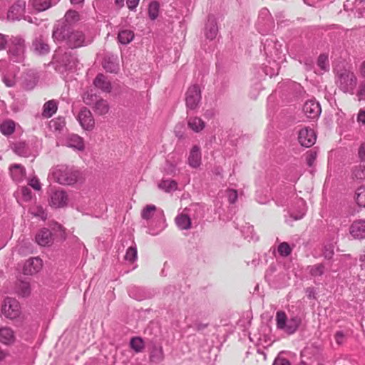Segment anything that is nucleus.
Instances as JSON below:
<instances>
[{
  "mask_svg": "<svg viewBox=\"0 0 365 365\" xmlns=\"http://www.w3.org/2000/svg\"><path fill=\"white\" fill-rule=\"evenodd\" d=\"M273 365H290V363L287 359L277 357L274 361Z\"/></svg>",
  "mask_w": 365,
  "mask_h": 365,
  "instance_id": "55",
  "label": "nucleus"
},
{
  "mask_svg": "<svg viewBox=\"0 0 365 365\" xmlns=\"http://www.w3.org/2000/svg\"><path fill=\"white\" fill-rule=\"evenodd\" d=\"M30 212L33 216L38 217L42 220H46L47 218V213L45 209L40 205H36L31 208Z\"/></svg>",
  "mask_w": 365,
  "mask_h": 365,
  "instance_id": "39",
  "label": "nucleus"
},
{
  "mask_svg": "<svg viewBox=\"0 0 365 365\" xmlns=\"http://www.w3.org/2000/svg\"><path fill=\"white\" fill-rule=\"evenodd\" d=\"M57 109V101L55 100H50L44 103L41 115L43 118H49L56 113Z\"/></svg>",
  "mask_w": 365,
  "mask_h": 365,
  "instance_id": "24",
  "label": "nucleus"
},
{
  "mask_svg": "<svg viewBox=\"0 0 365 365\" xmlns=\"http://www.w3.org/2000/svg\"><path fill=\"white\" fill-rule=\"evenodd\" d=\"M201 101V91L197 85L190 86L186 92L185 103L190 110H195Z\"/></svg>",
  "mask_w": 365,
  "mask_h": 365,
  "instance_id": "8",
  "label": "nucleus"
},
{
  "mask_svg": "<svg viewBox=\"0 0 365 365\" xmlns=\"http://www.w3.org/2000/svg\"><path fill=\"white\" fill-rule=\"evenodd\" d=\"M103 67L107 72L117 73L119 70L118 57L115 56L105 57Z\"/></svg>",
  "mask_w": 365,
  "mask_h": 365,
  "instance_id": "21",
  "label": "nucleus"
},
{
  "mask_svg": "<svg viewBox=\"0 0 365 365\" xmlns=\"http://www.w3.org/2000/svg\"><path fill=\"white\" fill-rule=\"evenodd\" d=\"M155 211H156L155 205H148L142 210L141 217L144 220H148L153 216Z\"/></svg>",
  "mask_w": 365,
  "mask_h": 365,
  "instance_id": "41",
  "label": "nucleus"
},
{
  "mask_svg": "<svg viewBox=\"0 0 365 365\" xmlns=\"http://www.w3.org/2000/svg\"><path fill=\"white\" fill-rule=\"evenodd\" d=\"M207 327V324H203V323H200V322H197L195 324V329L197 330V331H201V330H203L204 329H205L206 327Z\"/></svg>",
  "mask_w": 365,
  "mask_h": 365,
  "instance_id": "64",
  "label": "nucleus"
},
{
  "mask_svg": "<svg viewBox=\"0 0 365 365\" xmlns=\"http://www.w3.org/2000/svg\"><path fill=\"white\" fill-rule=\"evenodd\" d=\"M303 111L307 118L314 119L319 116L322 110L318 102L310 100L304 103Z\"/></svg>",
  "mask_w": 365,
  "mask_h": 365,
  "instance_id": "15",
  "label": "nucleus"
},
{
  "mask_svg": "<svg viewBox=\"0 0 365 365\" xmlns=\"http://www.w3.org/2000/svg\"><path fill=\"white\" fill-rule=\"evenodd\" d=\"M15 129V123L12 120H6L0 126L1 132L5 135L12 134Z\"/></svg>",
  "mask_w": 365,
  "mask_h": 365,
  "instance_id": "37",
  "label": "nucleus"
},
{
  "mask_svg": "<svg viewBox=\"0 0 365 365\" xmlns=\"http://www.w3.org/2000/svg\"><path fill=\"white\" fill-rule=\"evenodd\" d=\"M316 139V133L312 128L306 127L299 131L298 141L302 146L310 148L315 143Z\"/></svg>",
  "mask_w": 365,
  "mask_h": 365,
  "instance_id": "9",
  "label": "nucleus"
},
{
  "mask_svg": "<svg viewBox=\"0 0 365 365\" xmlns=\"http://www.w3.org/2000/svg\"><path fill=\"white\" fill-rule=\"evenodd\" d=\"M8 36L0 34V50L6 48V46L8 43Z\"/></svg>",
  "mask_w": 365,
  "mask_h": 365,
  "instance_id": "56",
  "label": "nucleus"
},
{
  "mask_svg": "<svg viewBox=\"0 0 365 365\" xmlns=\"http://www.w3.org/2000/svg\"><path fill=\"white\" fill-rule=\"evenodd\" d=\"M175 223L180 230H188L191 227V220L185 214L178 215L175 217Z\"/></svg>",
  "mask_w": 365,
  "mask_h": 365,
  "instance_id": "28",
  "label": "nucleus"
},
{
  "mask_svg": "<svg viewBox=\"0 0 365 365\" xmlns=\"http://www.w3.org/2000/svg\"><path fill=\"white\" fill-rule=\"evenodd\" d=\"M94 112L99 115H104L108 113L110 106L106 100L100 98L93 106Z\"/></svg>",
  "mask_w": 365,
  "mask_h": 365,
  "instance_id": "25",
  "label": "nucleus"
},
{
  "mask_svg": "<svg viewBox=\"0 0 365 365\" xmlns=\"http://www.w3.org/2000/svg\"><path fill=\"white\" fill-rule=\"evenodd\" d=\"M359 74L360 78L365 79V60L359 66Z\"/></svg>",
  "mask_w": 365,
  "mask_h": 365,
  "instance_id": "61",
  "label": "nucleus"
},
{
  "mask_svg": "<svg viewBox=\"0 0 365 365\" xmlns=\"http://www.w3.org/2000/svg\"><path fill=\"white\" fill-rule=\"evenodd\" d=\"M125 259L129 262H134L137 259V248L135 246H131L127 250Z\"/></svg>",
  "mask_w": 365,
  "mask_h": 365,
  "instance_id": "47",
  "label": "nucleus"
},
{
  "mask_svg": "<svg viewBox=\"0 0 365 365\" xmlns=\"http://www.w3.org/2000/svg\"><path fill=\"white\" fill-rule=\"evenodd\" d=\"M10 4L11 1L9 0H0V18L4 17V14Z\"/></svg>",
  "mask_w": 365,
  "mask_h": 365,
  "instance_id": "52",
  "label": "nucleus"
},
{
  "mask_svg": "<svg viewBox=\"0 0 365 365\" xmlns=\"http://www.w3.org/2000/svg\"><path fill=\"white\" fill-rule=\"evenodd\" d=\"M317 157V152L313 150H309L307 153L306 161L309 167L314 165V161Z\"/></svg>",
  "mask_w": 365,
  "mask_h": 365,
  "instance_id": "50",
  "label": "nucleus"
},
{
  "mask_svg": "<svg viewBox=\"0 0 365 365\" xmlns=\"http://www.w3.org/2000/svg\"><path fill=\"white\" fill-rule=\"evenodd\" d=\"M139 1L140 0H127V6L130 9L133 10L136 8Z\"/></svg>",
  "mask_w": 365,
  "mask_h": 365,
  "instance_id": "62",
  "label": "nucleus"
},
{
  "mask_svg": "<svg viewBox=\"0 0 365 365\" xmlns=\"http://www.w3.org/2000/svg\"><path fill=\"white\" fill-rule=\"evenodd\" d=\"M8 8L7 19L11 21L19 20L25 12L26 2L18 0L13 4H10Z\"/></svg>",
  "mask_w": 365,
  "mask_h": 365,
  "instance_id": "11",
  "label": "nucleus"
},
{
  "mask_svg": "<svg viewBox=\"0 0 365 365\" xmlns=\"http://www.w3.org/2000/svg\"><path fill=\"white\" fill-rule=\"evenodd\" d=\"M298 210L297 211H292L290 216L294 220H301L305 215L307 209L305 202L303 200H299L297 202Z\"/></svg>",
  "mask_w": 365,
  "mask_h": 365,
  "instance_id": "30",
  "label": "nucleus"
},
{
  "mask_svg": "<svg viewBox=\"0 0 365 365\" xmlns=\"http://www.w3.org/2000/svg\"><path fill=\"white\" fill-rule=\"evenodd\" d=\"M65 145L75 150L83 152L85 150V142L82 137L77 134H68L65 139Z\"/></svg>",
  "mask_w": 365,
  "mask_h": 365,
  "instance_id": "14",
  "label": "nucleus"
},
{
  "mask_svg": "<svg viewBox=\"0 0 365 365\" xmlns=\"http://www.w3.org/2000/svg\"><path fill=\"white\" fill-rule=\"evenodd\" d=\"M78 120L81 127L86 130H92L95 126V120L91 112L87 108H83L78 115Z\"/></svg>",
  "mask_w": 365,
  "mask_h": 365,
  "instance_id": "12",
  "label": "nucleus"
},
{
  "mask_svg": "<svg viewBox=\"0 0 365 365\" xmlns=\"http://www.w3.org/2000/svg\"><path fill=\"white\" fill-rule=\"evenodd\" d=\"M15 336L14 331L7 327L0 328V341L9 345L14 342Z\"/></svg>",
  "mask_w": 365,
  "mask_h": 365,
  "instance_id": "23",
  "label": "nucleus"
},
{
  "mask_svg": "<svg viewBox=\"0 0 365 365\" xmlns=\"http://www.w3.org/2000/svg\"><path fill=\"white\" fill-rule=\"evenodd\" d=\"M344 337V334L341 331H336V333L335 334L336 342L338 344H341L343 343Z\"/></svg>",
  "mask_w": 365,
  "mask_h": 365,
  "instance_id": "59",
  "label": "nucleus"
},
{
  "mask_svg": "<svg viewBox=\"0 0 365 365\" xmlns=\"http://www.w3.org/2000/svg\"><path fill=\"white\" fill-rule=\"evenodd\" d=\"M1 312L5 317L14 319L21 314L20 304L16 299L7 297L4 299Z\"/></svg>",
  "mask_w": 365,
  "mask_h": 365,
  "instance_id": "7",
  "label": "nucleus"
},
{
  "mask_svg": "<svg viewBox=\"0 0 365 365\" xmlns=\"http://www.w3.org/2000/svg\"><path fill=\"white\" fill-rule=\"evenodd\" d=\"M310 274L314 276H322L324 272V266L322 264H317L310 268Z\"/></svg>",
  "mask_w": 365,
  "mask_h": 365,
  "instance_id": "48",
  "label": "nucleus"
},
{
  "mask_svg": "<svg viewBox=\"0 0 365 365\" xmlns=\"http://www.w3.org/2000/svg\"><path fill=\"white\" fill-rule=\"evenodd\" d=\"M16 292L23 297H28L31 293L29 283L25 281H20L16 285Z\"/></svg>",
  "mask_w": 365,
  "mask_h": 365,
  "instance_id": "33",
  "label": "nucleus"
},
{
  "mask_svg": "<svg viewBox=\"0 0 365 365\" xmlns=\"http://www.w3.org/2000/svg\"><path fill=\"white\" fill-rule=\"evenodd\" d=\"M33 47L35 53L38 55H45L50 51L46 40L42 36L35 38L33 41Z\"/></svg>",
  "mask_w": 365,
  "mask_h": 365,
  "instance_id": "18",
  "label": "nucleus"
},
{
  "mask_svg": "<svg viewBox=\"0 0 365 365\" xmlns=\"http://www.w3.org/2000/svg\"><path fill=\"white\" fill-rule=\"evenodd\" d=\"M352 175L353 178L358 180L365 179V168L361 166L360 164L359 167L354 168Z\"/></svg>",
  "mask_w": 365,
  "mask_h": 365,
  "instance_id": "49",
  "label": "nucleus"
},
{
  "mask_svg": "<svg viewBox=\"0 0 365 365\" xmlns=\"http://www.w3.org/2000/svg\"><path fill=\"white\" fill-rule=\"evenodd\" d=\"M336 83L343 92L352 93L357 84V78L351 70L342 69L336 73Z\"/></svg>",
  "mask_w": 365,
  "mask_h": 365,
  "instance_id": "5",
  "label": "nucleus"
},
{
  "mask_svg": "<svg viewBox=\"0 0 365 365\" xmlns=\"http://www.w3.org/2000/svg\"><path fill=\"white\" fill-rule=\"evenodd\" d=\"M54 68L60 73L73 71L77 66L78 60L71 51L62 53L57 51L52 61Z\"/></svg>",
  "mask_w": 365,
  "mask_h": 365,
  "instance_id": "3",
  "label": "nucleus"
},
{
  "mask_svg": "<svg viewBox=\"0 0 365 365\" xmlns=\"http://www.w3.org/2000/svg\"><path fill=\"white\" fill-rule=\"evenodd\" d=\"M49 176H51L54 181L59 184L71 185L77 182L80 173L73 167L60 165L51 170Z\"/></svg>",
  "mask_w": 365,
  "mask_h": 365,
  "instance_id": "2",
  "label": "nucleus"
},
{
  "mask_svg": "<svg viewBox=\"0 0 365 365\" xmlns=\"http://www.w3.org/2000/svg\"><path fill=\"white\" fill-rule=\"evenodd\" d=\"M356 201L359 206L365 207V185L357 189L356 192Z\"/></svg>",
  "mask_w": 365,
  "mask_h": 365,
  "instance_id": "43",
  "label": "nucleus"
},
{
  "mask_svg": "<svg viewBox=\"0 0 365 365\" xmlns=\"http://www.w3.org/2000/svg\"><path fill=\"white\" fill-rule=\"evenodd\" d=\"M187 162L190 166L194 168H198L201 164V152L197 145H194L189 154Z\"/></svg>",
  "mask_w": 365,
  "mask_h": 365,
  "instance_id": "20",
  "label": "nucleus"
},
{
  "mask_svg": "<svg viewBox=\"0 0 365 365\" xmlns=\"http://www.w3.org/2000/svg\"><path fill=\"white\" fill-rule=\"evenodd\" d=\"M66 125L65 118L58 117L53 119L49 123L50 128L55 131H61Z\"/></svg>",
  "mask_w": 365,
  "mask_h": 365,
  "instance_id": "36",
  "label": "nucleus"
},
{
  "mask_svg": "<svg viewBox=\"0 0 365 365\" xmlns=\"http://www.w3.org/2000/svg\"><path fill=\"white\" fill-rule=\"evenodd\" d=\"M165 356L163 347L161 346L154 345L150 354V361L151 362L159 364L164 360Z\"/></svg>",
  "mask_w": 365,
  "mask_h": 365,
  "instance_id": "26",
  "label": "nucleus"
},
{
  "mask_svg": "<svg viewBox=\"0 0 365 365\" xmlns=\"http://www.w3.org/2000/svg\"><path fill=\"white\" fill-rule=\"evenodd\" d=\"M158 187L166 192H170L178 189V183L173 180H165L158 184Z\"/></svg>",
  "mask_w": 365,
  "mask_h": 365,
  "instance_id": "32",
  "label": "nucleus"
},
{
  "mask_svg": "<svg viewBox=\"0 0 365 365\" xmlns=\"http://www.w3.org/2000/svg\"><path fill=\"white\" fill-rule=\"evenodd\" d=\"M11 46L9 48L11 58L15 62H21L24 59L25 41L20 36H12L10 38Z\"/></svg>",
  "mask_w": 365,
  "mask_h": 365,
  "instance_id": "6",
  "label": "nucleus"
},
{
  "mask_svg": "<svg viewBox=\"0 0 365 365\" xmlns=\"http://www.w3.org/2000/svg\"><path fill=\"white\" fill-rule=\"evenodd\" d=\"M228 200L231 204L235 203L237 200V192L235 190H229L227 191Z\"/></svg>",
  "mask_w": 365,
  "mask_h": 365,
  "instance_id": "53",
  "label": "nucleus"
},
{
  "mask_svg": "<svg viewBox=\"0 0 365 365\" xmlns=\"http://www.w3.org/2000/svg\"><path fill=\"white\" fill-rule=\"evenodd\" d=\"M130 347L137 353L143 351L145 348V344L142 338L133 337L130 341Z\"/></svg>",
  "mask_w": 365,
  "mask_h": 365,
  "instance_id": "38",
  "label": "nucleus"
},
{
  "mask_svg": "<svg viewBox=\"0 0 365 365\" xmlns=\"http://www.w3.org/2000/svg\"><path fill=\"white\" fill-rule=\"evenodd\" d=\"M277 250L281 256L287 257L291 254L292 249L287 242H282L279 245Z\"/></svg>",
  "mask_w": 365,
  "mask_h": 365,
  "instance_id": "45",
  "label": "nucleus"
},
{
  "mask_svg": "<svg viewBox=\"0 0 365 365\" xmlns=\"http://www.w3.org/2000/svg\"><path fill=\"white\" fill-rule=\"evenodd\" d=\"M53 38L58 42H65L71 48H76L83 46L85 41L84 34L80 31H74L67 24L57 25L53 31Z\"/></svg>",
  "mask_w": 365,
  "mask_h": 365,
  "instance_id": "1",
  "label": "nucleus"
},
{
  "mask_svg": "<svg viewBox=\"0 0 365 365\" xmlns=\"http://www.w3.org/2000/svg\"><path fill=\"white\" fill-rule=\"evenodd\" d=\"M159 4L157 1H152L149 4L148 15L150 19L155 20L158 16L159 14Z\"/></svg>",
  "mask_w": 365,
  "mask_h": 365,
  "instance_id": "42",
  "label": "nucleus"
},
{
  "mask_svg": "<svg viewBox=\"0 0 365 365\" xmlns=\"http://www.w3.org/2000/svg\"><path fill=\"white\" fill-rule=\"evenodd\" d=\"M12 149L15 153L20 156H27L28 147L24 142H17L12 145Z\"/></svg>",
  "mask_w": 365,
  "mask_h": 365,
  "instance_id": "35",
  "label": "nucleus"
},
{
  "mask_svg": "<svg viewBox=\"0 0 365 365\" xmlns=\"http://www.w3.org/2000/svg\"><path fill=\"white\" fill-rule=\"evenodd\" d=\"M133 38H134V34L130 30L120 31L118 36V41L122 44L129 43L133 39Z\"/></svg>",
  "mask_w": 365,
  "mask_h": 365,
  "instance_id": "34",
  "label": "nucleus"
},
{
  "mask_svg": "<svg viewBox=\"0 0 365 365\" xmlns=\"http://www.w3.org/2000/svg\"><path fill=\"white\" fill-rule=\"evenodd\" d=\"M217 32L216 20L213 16H210L205 26V36L207 38L212 40L216 38Z\"/></svg>",
  "mask_w": 365,
  "mask_h": 365,
  "instance_id": "22",
  "label": "nucleus"
},
{
  "mask_svg": "<svg viewBox=\"0 0 365 365\" xmlns=\"http://www.w3.org/2000/svg\"><path fill=\"white\" fill-rule=\"evenodd\" d=\"M100 98L97 96L96 94L91 93L89 92L85 93L83 96V102L90 106H93L96 102Z\"/></svg>",
  "mask_w": 365,
  "mask_h": 365,
  "instance_id": "44",
  "label": "nucleus"
},
{
  "mask_svg": "<svg viewBox=\"0 0 365 365\" xmlns=\"http://www.w3.org/2000/svg\"><path fill=\"white\" fill-rule=\"evenodd\" d=\"M358 155L360 160L361 166L365 168V143H363L360 145Z\"/></svg>",
  "mask_w": 365,
  "mask_h": 365,
  "instance_id": "51",
  "label": "nucleus"
},
{
  "mask_svg": "<svg viewBox=\"0 0 365 365\" xmlns=\"http://www.w3.org/2000/svg\"><path fill=\"white\" fill-rule=\"evenodd\" d=\"M64 19L66 24L63 23L61 25L67 24L68 26H70V24H73L79 20V15L77 11L69 10L66 13Z\"/></svg>",
  "mask_w": 365,
  "mask_h": 365,
  "instance_id": "40",
  "label": "nucleus"
},
{
  "mask_svg": "<svg viewBox=\"0 0 365 365\" xmlns=\"http://www.w3.org/2000/svg\"><path fill=\"white\" fill-rule=\"evenodd\" d=\"M318 66L323 71L329 70L328 56L325 54H321L317 60Z\"/></svg>",
  "mask_w": 365,
  "mask_h": 365,
  "instance_id": "46",
  "label": "nucleus"
},
{
  "mask_svg": "<svg viewBox=\"0 0 365 365\" xmlns=\"http://www.w3.org/2000/svg\"><path fill=\"white\" fill-rule=\"evenodd\" d=\"M300 324L301 319L299 317H293L288 319L284 312H277L276 326L278 329L290 335L296 332Z\"/></svg>",
  "mask_w": 365,
  "mask_h": 365,
  "instance_id": "4",
  "label": "nucleus"
},
{
  "mask_svg": "<svg viewBox=\"0 0 365 365\" xmlns=\"http://www.w3.org/2000/svg\"><path fill=\"white\" fill-rule=\"evenodd\" d=\"M188 127L194 132L198 133L203 130L205 126V122L198 117H190L187 120Z\"/></svg>",
  "mask_w": 365,
  "mask_h": 365,
  "instance_id": "27",
  "label": "nucleus"
},
{
  "mask_svg": "<svg viewBox=\"0 0 365 365\" xmlns=\"http://www.w3.org/2000/svg\"><path fill=\"white\" fill-rule=\"evenodd\" d=\"M33 8L37 11H43L51 6V0H30Z\"/></svg>",
  "mask_w": 365,
  "mask_h": 365,
  "instance_id": "31",
  "label": "nucleus"
},
{
  "mask_svg": "<svg viewBox=\"0 0 365 365\" xmlns=\"http://www.w3.org/2000/svg\"><path fill=\"white\" fill-rule=\"evenodd\" d=\"M11 175L15 181H20L24 178L25 169L19 164H14L10 168Z\"/></svg>",
  "mask_w": 365,
  "mask_h": 365,
  "instance_id": "29",
  "label": "nucleus"
},
{
  "mask_svg": "<svg viewBox=\"0 0 365 365\" xmlns=\"http://www.w3.org/2000/svg\"><path fill=\"white\" fill-rule=\"evenodd\" d=\"M93 84L97 88L101 89L103 92L110 93L111 91L112 86L110 82L102 73L97 75L93 81Z\"/></svg>",
  "mask_w": 365,
  "mask_h": 365,
  "instance_id": "19",
  "label": "nucleus"
},
{
  "mask_svg": "<svg viewBox=\"0 0 365 365\" xmlns=\"http://www.w3.org/2000/svg\"><path fill=\"white\" fill-rule=\"evenodd\" d=\"M358 95L359 100H365V82L361 83Z\"/></svg>",
  "mask_w": 365,
  "mask_h": 365,
  "instance_id": "60",
  "label": "nucleus"
},
{
  "mask_svg": "<svg viewBox=\"0 0 365 365\" xmlns=\"http://www.w3.org/2000/svg\"><path fill=\"white\" fill-rule=\"evenodd\" d=\"M358 120L365 124V111L361 110L358 114Z\"/></svg>",
  "mask_w": 365,
  "mask_h": 365,
  "instance_id": "63",
  "label": "nucleus"
},
{
  "mask_svg": "<svg viewBox=\"0 0 365 365\" xmlns=\"http://www.w3.org/2000/svg\"><path fill=\"white\" fill-rule=\"evenodd\" d=\"M43 266L42 259L39 257H31L27 259L23 267V273L32 275L38 272Z\"/></svg>",
  "mask_w": 365,
  "mask_h": 365,
  "instance_id": "13",
  "label": "nucleus"
},
{
  "mask_svg": "<svg viewBox=\"0 0 365 365\" xmlns=\"http://www.w3.org/2000/svg\"><path fill=\"white\" fill-rule=\"evenodd\" d=\"M68 202V195L63 190H57L51 191L48 200L51 207L54 208H60L66 206Z\"/></svg>",
  "mask_w": 365,
  "mask_h": 365,
  "instance_id": "10",
  "label": "nucleus"
},
{
  "mask_svg": "<svg viewBox=\"0 0 365 365\" xmlns=\"http://www.w3.org/2000/svg\"><path fill=\"white\" fill-rule=\"evenodd\" d=\"M349 233L354 239H365V220L354 221L349 227Z\"/></svg>",
  "mask_w": 365,
  "mask_h": 365,
  "instance_id": "16",
  "label": "nucleus"
},
{
  "mask_svg": "<svg viewBox=\"0 0 365 365\" xmlns=\"http://www.w3.org/2000/svg\"><path fill=\"white\" fill-rule=\"evenodd\" d=\"M29 185L36 190H41V183L36 178H33L29 181Z\"/></svg>",
  "mask_w": 365,
  "mask_h": 365,
  "instance_id": "54",
  "label": "nucleus"
},
{
  "mask_svg": "<svg viewBox=\"0 0 365 365\" xmlns=\"http://www.w3.org/2000/svg\"><path fill=\"white\" fill-rule=\"evenodd\" d=\"M36 241L41 246H48L53 241L52 233L47 228L41 229L36 235Z\"/></svg>",
  "mask_w": 365,
  "mask_h": 365,
  "instance_id": "17",
  "label": "nucleus"
},
{
  "mask_svg": "<svg viewBox=\"0 0 365 365\" xmlns=\"http://www.w3.org/2000/svg\"><path fill=\"white\" fill-rule=\"evenodd\" d=\"M323 255L326 259H329L333 257L334 250L331 247H325Z\"/></svg>",
  "mask_w": 365,
  "mask_h": 365,
  "instance_id": "57",
  "label": "nucleus"
},
{
  "mask_svg": "<svg viewBox=\"0 0 365 365\" xmlns=\"http://www.w3.org/2000/svg\"><path fill=\"white\" fill-rule=\"evenodd\" d=\"M21 192L24 198L26 200H29L31 198V192L29 187H24L21 189Z\"/></svg>",
  "mask_w": 365,
  "mask_h": 365,
  "instance_id": "58",
  "label": "nucleus"
}]
</instances>
